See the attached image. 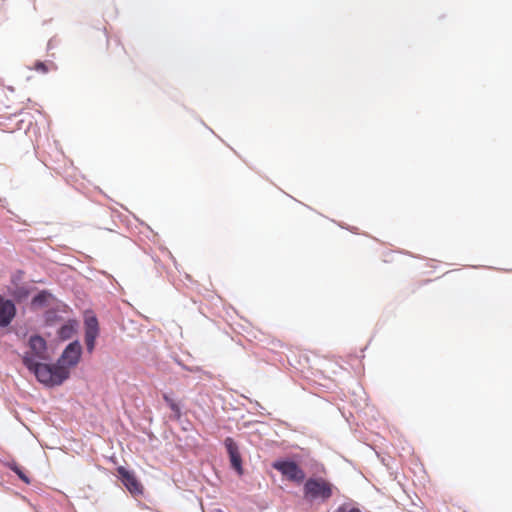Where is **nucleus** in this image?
<instances>
[{
	"instance_id": "1",
	"label": "nucleus",
	"mask_w": 512,
	"mask_h": 512,
	"mask_svg": "<svg viewBox=\"0 0 512 512\" xmlns=\"http://www.w3.org/2000/svg\"><path fill=\"white\" fill-rule=\"evenodd\" d=\"M49 359L46 340L39 335L31 336L28 341V350L22 356L23 364L43 385L47 387L59 386L68 379V372L61 366H51V364L44 363Z\"/></svg>"
},
{
	"instance_id": "13",
	"label": "nucleus",
	"mask_w": 512,
	"mask_h": 512,
	"mask_svg": "<svg viewBox=\"0 0 512 512\" xmlns=\"http://www.w3.org/2000/svg\"><path fill=\"white\" fill-rule=\"evenodd\" d=\"M10 469L14 471L23 482H25L26 484L30 483L29 477L16 463L11 464Z\"/></svg>"
},
{
	"instance_id": "2",
	"label": "nucleus",
	"mask_w": 512,
	"mask_h": 512,
	"mask_svg": "<svg viewBox=\"0 0 512 512\" xmlns=\"http://www.w3.org/2000/svg\"><path fill=\"white\" fill-rule=\"evenodd\" d=\"M334 485L321 476L306 479L303 485V497L308 502H326L333 496Z\"/></svg>"
},
{
	"instance_id": "3",
	"label": "nucleus",
	"mask_w": 512,
	"mask_h": 512,
	"mask_svg": "<svg viewBox=\"0 0 512 512\" xmlns=\"http://www.w3.org/2000/svg\"><path fill=\"white\" fill-rule=\"evenodd\" d=\"M272 467L279 471L287 480L301 484L305 480L304 470L294 461H275Z\"/></svg>"
},
{
	"instance_id": "4",
	"label": "nucleus",
	"mask_w": 512,
	"mask_h": 512,
	"mask_svg": "<svg viewBox=\"0 0 512 512\" xmlns=\"http://www.w3.org/2000/svg\"><path fill=\"white\" fill-rule=\"evenodd\" d=\"M82 347L78 341L71 342L63 351L56 364L51 366H61L68 372L70 376V368L75 367L81 358Z\"/></svg>"
},
{
	"instance_id": "5",
	"label": "nucleus",
	"mask_w": 512,
	"mask_h": 512,
	"mask_svg": "<svg viewBox=\"0 0 512 512\" xmlns=\"http://www.w3.org/2000/svg\"><path fill=\"white\" fill-rule=\"evenodd\" d=\"M117 473L126 489L133 495L139 496L144 492V487L136 477L135 473L123 466L117 468Z\"/></svg>"
},
{
	"instance_id": "11",
	"label": "nucleus",
	"mask_w": 512,
	"mask_h": 512,
	"mask_svg": "<svg viewBox=\"0 0 512 512\" xmlns=\"http://www.w3.org/2000/svg\"><path fill=\"white\" fill-rule=\"evenodd\" d=\"M29 2V0H3L2 9H22L29 4Z\"/></svg>"
},
{
	"instance_id": "9",
	"label": "nucleus",
	"mask_w": 512,
	"mask_h": 512,
	"mask_svg": "<svg viewBox=\"0 0 512 512\" xmlns=\"http://www.w3.org/2000/svg\"><path fill=\"white\" fill-rule=\"evenodd\" d=\"M76 328L77 322L74 320H69L59 328L57 332L58 337L63 341L71 339L76 333Z\"/></svg>"
},
{
	"instance_id": "6",
	"label": "nucleus",
	"mask_w": 512,
	"mask_h": 512,
	"mask_svg": "<svg viewBox=\"0 0 512 512\" xmlns=\"http://www.w3.org/2000/svg\"><path fill=\"white\" fill-rule=\"evenodd\" d=\"M99 334V325L96 317H88L85 320V344L89 353L95 348L96 338Z\"/></svg>"
},
{
	"instance_id": "7",
	"label": "nucleus",
	"mask_w": 512,
	"mask_h": 512,
	"mask_svg": "<svg viewBox=\"0 0 512 512\" xmlns=\"http://www.w3.org/2000/svg\"><path fill=\"white\" fill-rule=\"evenodd\" d=\"M16 306L13 301L0 295V327H7L16 316Z\"/></svg>"
},
{
	"instance_id": "15",
	"label": "nucleus",
	"mask_w": 512,
	"mask_h": 512,
	"mask_svg": "<svg viewBox=\"0 0 512 512\" xmlns=\"http://www.w3.org/2000/svg\"><path fill=\"white\" fill-rule=\"evenodd\" d=\"M44 300H45V294L44 293H40V294H38L37 296L34 297L33 303H41Z\"/></svg>"
},
{
	"instance_id": "10",
	"label": "nucleus",
	"mask_w": 512,
	"mask_h": 512,
	"mask_svg": "<svg viewBox=\"0 0 512 512\" xmlns=\"http://www.w3.org/2000/svg\"><path fill=\"white\" fill-rule=\"evenodd\" d=\"M163 399L165 401V403L167 404V406L172 410L173 412V418L175 420H179L182 416V413H181V409H180V406L178 405V403L173 399L171 398L168 394H163Z\"/></svg>"
},
{
	"instance_id": "8",
	"label": "nucleus",
	"mask_w": 512,
	"mask_h": 512,
	"mask_svg": "<svg viewBox=\"0 0 512 512\" xmlns=\"http://www.w3.org/2000/svg\"><path fill=\"white\" fill-rule=\"evenodd\" d=\"M224 445L228 452L232 468L238 473V475H242V458L236 442L231 437H227L224 440Z\"/></svg>"
},
{
	"instance_id": "12",
	"label": "nucleus",
	"mask_w": 512,
	"mask_h": 512,
	"mask_svg": "<svg viewBox=\"0 0 512 512\" xmlns=\"http://www.w3.org/2000/svg\"><path fill=\"white\" fill-rule=\"evenodd\" d=\"M52 68H55V66L52 62L45 63V62L37 61V62H35L34 66L31 69H34L35 71L40 72V73H47Z\"/></svg>"
},
{
	"instance_id": "14",
	"label": "nucleus",
	"mask_w": 512,
	"mask_h": 512,
	"mask_svg": "<svg viewBox=\"0 0 512 512\" xmlns=\"http://www.w3.org/2000/svg\"><path fill=\"white\" fill-rule=\"evenodd\" d=\"M334 512H361V510L348 503L340 505Z\"/></svg>"
}]
</instances>
